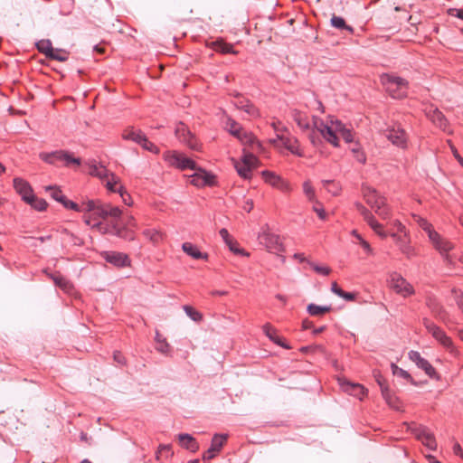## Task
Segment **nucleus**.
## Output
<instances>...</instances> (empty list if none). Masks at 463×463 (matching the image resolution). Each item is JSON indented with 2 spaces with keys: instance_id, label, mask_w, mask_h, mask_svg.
Masks as SVG:
<instances>
[{
  "instance_id": "1",
  "label": "nucleus",
  "mask_w": 463,
  "mask_h": 463,
  "mask_svg": "<svg viewBox=\"0 0 463 463\" xmlns=\"http://www.w3.org/2000/svg\"><path fill=\"white\" fill-rule=\"evenodd\" d=\"M90 214L84 215V222L87 225L93 228H101L102 223L99 219H112V224L120 222L122 211L110 203H100L94 201L86 202V207Z\"/></svg>"
},
{
  "instance_id": "2",
  "label": "nucleus",
  "mask_w": 463,
  "mask_h": 463,
  "mask_svg": "<svg viewBox=\"0 0 463 463\" xmlns=\"http://www.w3.org/2000/svg\"><path fill=\"white\" fill-rule=\"evenodd\" d=\"M362 192L366 203L380 218L383 220L391 218V208L387 204L386 198L384 196L370 186H363Z\"/></svg>"
},
{
  "instance_id": "3",
  "label": "nucleus",
  "mask_w": 463,
  "mask_h": 463,
  "mask_svg": "<svg viewBox=\"0 0 463 463\" xmlns=\"http://www.w3.org/2000/svg\"><path fill=\"white\" fill-rule=\"evenodd\" d=\"M380 79L386 91L393 99H402L406 97L408 90V81L406 80L388 73L381 75Z\"/></svg>"
},
{
  "instance_id": "4",
  "label": "nucleus",
  "mask_w": 463,
  "mask_h": 463,
  "mask_svg": "<svg viewBox=\"0 0 463 463\" xmlns=\"http://www.w3.org/2000/svg\"><path fill=\"white\" fill-rule=\"evenodd\" d=\"M226 128L232 136L236 137L242 144L249 146L252 151L261 148V144L255 136L243 130L235 120L229 118L226 122Z\"/></svg>"
},
{
  "instance_id": "5",
  "label": "nucleus",
  "mask_w": 463,
  "mask_h": 463,
  "mask_svg": "<svg viewBox=\"0 0 463 463\" xmlns=\"http://www.w3.org/2000/svg\"><path fill=\"white\" fill-rule=\"evenodd\" d=\"M262 147L257 151H246L244 149V155L241 161L234 163V167L239 175L244 179H250L252 170L258 167L259 159L253 155L255 152H260Z\"/></svg>"
},
{
  "instance_id": "6",
  "label": "nucleus",
  "mask_w": 463,
  "mask_h": 463,
  "mask_svg": "<svg viewBox=\"0 0 463 463\" xmlns=\"http://www.w3.org/2000/svg\"><path fill=\"white\" fill-rule=\"evenodd\" d=\"M387 282L389 287L396 294L401 295L403 298H408L415 293L412 285L396 271H392L388 274Z\"/></svg>"
},
{
  "instance_id": "7",
  "label": "nucleus",
  "mask_w": 463,
  "mask_h": 463,
  "mask_svg": "<svg viewBox=\"0 0 463 463\" xmlns=\"http://www.w3.org/2000/svg\"><path fill=\"white\" fill-rule=\"evenodd\" d=\"M163 158L170 166L182 171L197 169V165L193 159L177 151H166L164 153Z\"/></svg>"
},
{
  "instance_id": "8",
  "label": "nucleus",
  "mask_w": 463,
  "mask_h": 463,
  "mask_svg": "<svg viewBox=\"0 0 463 463\" xmlns=\"http://www.w3.org/2000/svg\"><path fill=\"white\" fill-rule=\"evenodd\" d=\"M39 156L43 161L50 165H55L58 161L64 162L65 165L71 164L80 165V158L73 157L71 154L63 150H57L51 153L43 152Z\"/></svg>"
},
{
  "instance_id": "9",
  "label": "nucleus",
  "mask_w": 463,
  "mask_h": 463,
  "mask_svg": "<svg viewBox=\"0 0 463 463\" xmlns=\"http://www.w3.org/2000/svg\"><path fill=\"white\" fill-rule=\"evenodd\" d=\"M259 241L269 252L279 253L284 250L279 236L269 232L268 228L259 234Z\"/></svg>"
},
{
  "instance_id": "10",
  "label": "nucleus",
  "mask_w": 463,
  "mask_h": 463,
  "mask_svg": "<svg viewBox=\"0 0 463 463\" xmlns=\"http://www.w3.org/2000/svg\"><path fill=\"white\" fill-rule=\"evenodd\" d=\"M423 325L427 331L445 348H447L449 351L453 350V343L449 336L447 335V334L444 332L443 329H441L439 326H438L436 324H434L432 321H430L428 318L423 319Z\"/></svg>"
},
{
  "instance_id": "11",
  "label": "nucleus",
  "mask_w": 463,
  "mask_h": 463,
  "mask_svg": "<svg viewBox=\"0 0 463 463\" xmlns=\"http://www.w3.org/2000/svg\"><path fill=\"white\" fill-rule=\"evenodd\" d=\"M411 432L417 439L426 446L430 450L437 449V442L432 432L428 428L421 425H413L410 428Z\"/></svg>"
},
{
  "instance_id": "12",
  "label": "nucleus",
  "mask_w": 463,
  "mask_h": 463,
  "mask_svg": "<svg viewBox=\"0 0 463 463\" xmlns=\"http://www.w3.org/2000/svg\"><path fill=\"white\" fill-rule=\"evenodd\" d=\"M176 137L180 142L186 145L193 150H199L200 145L196 138L193 136L189 128L182 122L178 123L175 130Z\"/></svg>"
},
{
  "instance_id": "13",
  "label": "nucleus",
  "mask_w": 463,
  "mask_h": 463,
  "mask_svg": "<svg viewBox=\"0 0 463 463\" xmlns=\"http://www.w3.org/2000/svg\"><path fill=\"white\" fill-rule=\"evenodd\" d=\"M314 125L316 129L328 143L335 147L339 146L337 133L334 130V127H331L329 123L324 122L317 118H314Z\"/></svg>"
},
{
  "instance_id": "14",
  "label": "nucleus",
  "mask_w": 463,
  "mask_h": 463,
  "mask_svg": "<svg viewBox=\"0 0 463 463\" xmlns=\"http://www.w3.org/2000/svg\"><path fill=\"white\" fill-rule=\"evenodd\" d=\"M409 358L415 363V364L431 379L439 380V374L435 368L429 363L428 360L423 358L417 351H410Z\"/></svg>"
},
{
  "instance_id": "15",
  "label": "nucleus",
  "mask_w": 463,
  "mask_h": 463,
  "mask_svg": "<svg viewBox=\"0 0 463 463\" xmlns=\"http://www.w3.org/2000/svg\"><path fill=\"white\" fill-rule=\"evenodd\" d=\"M194 174L190 175V183L197 187H203L206 185H213L215 183V176L203 168L197 167Z\"/></svg>"
},
{
  "instance_id": "16",
  "label": "nucleus",
  "mask_w": 463,
  "mask_h": 463,
  "mask_svg": "<svg viewBox=\"0 0 463 463\" xmlns=\"http://www.w3.org/2000/svg\"><path fill=\"white\" fill-rule=\"evenodd\" d=\"M385 136L394 146L401 148H405L407 146V134L400 126L388 128Z\"/></svg>"
},
{
  "instance_id": "17",
  "label": "nucleus",
  "mask_w": 463,
  "mask_h": 463,
  "mask_svg": "<svg viewBox=\"0 0 463 463\" xmlns=\"http://www.w3.org/2000/svg\"><path fill=\"white\" fill-rule=\"evenodd\" d=\"M424 112L426 117L431 120V122L443 131H447L448 129V120L444 117L441 111L433 105H428L424 109Z\"/></svg>"
},
{
  "instance_id": "18",
  "label": "nucleus",
  "mask_w": 463,
  "mask_h": 463,
  "mask_svg": "<svg viewBox=\"0 0 463 463\" xmlns=\"http://www.w3.org/2000/svg\"><path fill=\"white\" fill-rule=\"evenodd\" d=\"M434 248L444 257L445 261L451 263L452 260L448 254L449 250L453 249V244L449 241L442 238L438 232L437 236L433 239H430Z\"/></svg>"
},
{
  "instance_id": "19",
  "label": "nucleus",
  "mask_w": 463,
  "mask_h": 463,
  "mask_svg": "<svg viewBox=\"0 0 463 463\" xmlns=\"http://www.w3.org/2000/svg\"><path fill=\"white\" fill-rule=\"evenodd\" d=\"M13 184L15 192L21 196L22 200L25 203L29 202L30 197L33 194L30 184L21 177H15L14 178Z\"/></svg>"
},
{
  "instance_id": "20",
  "label": "nucleus",
  "mask_w": 463,
  "mask_h": 463,
  "mask_svg": "<svg viewBox=\"0 0 463 463\" xmlns=\"http://www.w3.org/2000/svg\"><path fill=\"white\" fill-rule=\"evenodd\" d=\"M226 434H215L212 439L210 448L203 455V460H210L215 457V455L221 450L223 443L227 439Z\"/></svg>"
},
{
  "instance_id": "21",
  "label": "nucleus",
  "mask_w": 463,
  "mask_h": 463,
  "mask_svg": "<svg viewBox=\"0 0 463 463\" xmlns=\"http://www.w3.org/2000/svg\"><path fill=\"white\" fill-rule=\"evenodd\" d=\"M234 106L245 111L250 117H259V109L246 98L237 95L233 101Z\"/></svg>"
},
{
  "instance_id": "22",
  "label": "nucleus",
  "mask_w": 463,
  "mask_h": 463,
  "mask_svg": "<svg viewBox=\"0 0 463 463\" xmlns=\"http://www.w3.org/2000/svg\"><path fill=\"white\" fill-rule=\"evenodd\" d=\"M112 233L118 238L125 241H134L136 239V232L133 229L126 227L122 222H115L112 224Z\"/></svg>"
},
{
  "instance_id": "23",
  "label": "nucleus",
  "mask_w": 463,
  "mask_h": 463,
  "mask_svg": "<svg viewBox=\"0 0 463 463\" xmlns=\"http://www.w3.org/2000/svg\"><path fill=\"white\" fill-rule=\"evenodd\" d=\"M277 139L279 140L282 146L288 150H289L292 154L298 156H304L303 151L299 146L298 141L295 137L277 135Z\"/></svg>"
},
{
  "instance_id": "24",
  "label": "nucleus",
  "mask_w": 463,
  "mask_h": 463,
  "mask_svg": "<svg viewBox=\"0 0 463 463\" xmlns=\"http://www.w3.org/2000/svg\"><path fill=\"white\" fill-rule=\"evenodd\" d=\"M105 260L117 266V267H126L129 265V258L127 254L117 251H109L105 253Z\"/></svg>"
},
{
  "instance_id": "25",
  "label": "nucleus",
  "mask_w": 463,
  "mask_h": 463,
  "mask_svg": "<svg viewBox=\"0 0 463 463\" xmlns=\"http://www.w3.org/2000/svg\"><path fill=\"white\" fill-rule=\"evenodd\" d=\"M340 384L345 392L358 398L359 400H363V398L366 395V390L363 385L359 383H352L346 381H343L340 383Z\"/></svg>"
},
{
  "instance_id": "26",
  "label": "nucleus",
  "mask_w": 463,
  "mask_h": 463,
  "mask_svg": "<svg viewBox=\"0 0 463 463\" xmlns=\"http://www.w3.org/2000/svg\"><path fill=\"white\" fill-rule=\"evenodd\" d=\"M177 439L181 447L191 452H196L199 449V444L195 439L188 433H180Z\"/></svg>"
},
{
  "instance_id": "27",
  "label": "nucleus",
  "mask_w": 463,
  "mask_h": 463,
  "mask_svg": "<svg viewBox=\"0 0 463 463\" xmlns=\"http://www.w3.org/2000/svg\"><path fill=\"white\" fill-rule=\"evenodd\" d=\"M182 250L188 255L190 256L191 258L194 259V260H208V253L206 252H202L199 248L191 243V242H184L182 244Z\"/></svg>"
},
{
  "instance_id": "28",
  "label": "nucleus",
  "mask_w": 463,
  "mask_h": 463,
  "mask_svg": "<svg viewBox=\"0 0 463 463\" xmlns=\"http://www.w3.org/2000/svg\"><path fill=\"white\" fill-rule=\"evenodd\" d=\"M382 396L391 408L396 411L401 410V402L398 397L389 389L388 386H383Z\"/></svg>"
},
{
  "instance_id": "29",
  "label": "nucleus",
  "mask_w": 463,
  "mask_h": 463,
  "mask_svg": "<svg viewBox=\"0 0 463 463\" xmlns=\"http://www.w3.org/2000/svg\"><path fill=\"white\" fill-rule=\"evenodd\" d=\"M50 278L53 280L54 284L66 293H71L73 289L72 283L61 276L60 273L51 274Z\"/></svg>"
},
{
  "instance_id": "30",
  "label": "nucleus",
  "mask_w": 463,
  "mask_h": 463,
  "mask_svg": "<svg viewBox=\"0 0 463 463\" xmlns=\"http://www.w3.org/2000/svg\"><path fill=\"white\" fill-rule=\"evenodd\" d=\"M412 218L417 224L427 232L429 239H433L437 236V232L433 229L432 224L426 219L417 214H413Z\"/></svg>"
},
{
  "instance_id": "31",
  "label": "nucleus",
  "mask_w": 463,
  "mask_h": 463,
  "mask_svg": "<svg viewBox=\"0 0 463 463\" xmlns=\"http://www.w3.org/2000/svg\"><path fill=\"white\" fill-rule=\"evenodd\" d=\"M146 135L140 129H135L134 128H128L124 130L122 137L126 140H131L137 144H140L141 140Z\"/></svg>"
},
{
  "instance_id": "32",
  "label": "nucleus",
  "mask_w": 463,
  "mask_h": 463,
  "mask_svg": "<svg viewBox=\"0 0 463 463\" xmlns=\"http://www.w3.org/2000/svg\"><path fill=\"white\" fill-rule=\"evenodd\" d=\"M291 117L300 128L309 129L310 123H309L308 117L307 116V114H305L298 109H294L291 112Z\"/></svg>"
},
{
  "instance_id": "33",
  "label": "nucleus",
  "mask_w": 463,
  "mask_h": 463,
  "mask_svg": "<svg viewBox=\"0 0 463 463\" xmlns=\"http://www.w3.org/2000/svg\"><path fill=\"white\" fill-rule=\"evenodd\" d=\"M213 47L215 52H221L223 54H226V53L237 54L238 53V52L233 49L232 44L224 42L223 40H217V41L213 42Z\"/></svg>"
},
{
  "instance_id": "34",
  "label": "nucleus",
  "mask_w": 463,
  "mask_h": 463,
  "mask_svg": "<svg viewBox=\"0 0 463 463\" xmlns=\"http://www.w3.org/2000/svg\"><path fill=\"white\" fill-rule=\"evenodd\" d=\"M330 24L333 27L339 30H345L350 33H353L354 29L352 26L347 25L345 19L341 16L333 15L330 20Z\"/></svg>"
},
{
  "instance_id": "35",
  "label": "nucleus",
  "mask_w": 463,
  "mask_h": 463,
  "mask_svg": "<svg viewBox=\"0 0 463 463\" xmlns=\"http://www.w3.org/2000/svg\"><path fill=\"white\" fill-rule=\"evenodd\" d=\"M112 172H109L103 165H92L90 169V174L93 176H97L102 181H105L106 178H109Z\"/></svg>"
},
{
  "instance_id": "36",
  "label": "nucleus",
  "mask_w": 463,
  "mask_h": 463,
  "mask_svg": "<svg viewBox=\"0 0 463 463\" xmlns=\"http://www.w3.org/2000/svg\"><path fill=\"white\" fill-rule=\"evenodd\" d=\"M36 48L41 52L43 53L47 58L52 55L51 53L54 50L52 48V42L48 39H43L36 43Z\"/></svg>"
},
{
  "instance_id": "37",
  "label": "nucleus",
  "mask_w": 463,
  "mask_h": 463,
  "mask_svg": "<svg viewBox=\"0 0 463 463\" xmlns=\"http://www.w3.org/2000/svg\"><path fill=\"white\" fill-rule=\"evenodd\" d=\"M174 455V451L172 449L171 445H159L158 449L156 453V460H161L162 458H169Z\"/></svg>"
},
{
  "instance_id": "38",
  "label": "nucleus",
  "mask_w": 463,
  "mask_h": 463,
  "mask_svg": "<svg viewBox=\"0 0 463 463\" xmlns=\"http://www.w3.org/2000/svg\"><path fill=\"white\" fill-rule=\"evenodd\" d=\"M323 186L333 196H337L341 193V186L338 183L332 180H323Z\"/></svg>"
},
{
  "instance_id": "39",
  "label": "nucleus",
  "mask_w": 463,
  "mask_h": 463,
  "mask_svg": "<svg viewBox=\"0 0 463 463\" xmlns=\"http://www.w3.org/2000/svg\"><path fill=\"white\" fill-rule=\"evenodd\" d=\"M26 203L30 204L33 209L39 212L46 210L48 205L44 199L37 198L34 194L30 197L29 202H26Z\"/></svg>"
},
{
  "instance_id": "40",
  "label": "nucleus",
  "mask_w": 463,
  "mask_h": 463,
  "mask_svg": "<svg viewBox=\"0 0 463 463\" xmlns=\"http://www.w3.org/2000/svg\"><path fill=\"white\" fill-rule=\"evenodd\" d=\"M143 234L153 243H158L163 240V234L156 229H146Z\"/></svg>"
},
{
  "instance_id": "41",
  "label": "nucleus",
  "mask_w": 463,
  "mask_h": 463,
  "mask_svg": "<svg viewBox=\"0 0 463 463\" xmlns=\"http://www.w3.org/2000/svg\"><path fill=\"white\" fill-rule=\"evenodd\" d=\"M185 314L194 322H201L203 320V314L198 310L194 309L193 307L185 305L183 307Z\"/></svg>"
},
{
  "instance_id": "42",
  "label": "nucleus",
  "mask_w": 463,
  "mask_h": 463,
  "mask_svg": "<svg viewBox=\"0 0 463 463\" xmlns=\"http://www.w3.org/2000/svg\"><path fill=\"white\" fill-rule=\"evenodd\" d=\"M303 193L309 202H314L317 199L315 189L313 188L311 182L307 180L303 183Z\"/></svg>"
},
{
  "instance_id": "43",
  "label": "nucleus",
  "mask_w": 463,
  "mask_h": 463,
  "mask_svg": "<svg viewBox=\"0 0 463 463\" xmlns=\"http://www.w3.org/2000/svg\"><path fill=\"white\" fill-rule=\"evenodd\" d=\"M331 310L330 307L327 306H317L316 304H309L307 306V312L311 316H320Z\"/></svg>"
},
{
  "instance_id": "44",
  "label": "nucleus",
  "mask_w": 463,
  "mask_h": 463,
  "mask_svg": "<svg viewBox=\"0 0 463 463\" xmlns=\"http://www.w3.org/2000/svg\"><path fill=\"white\" fill-rule=\"evenodd\" d=\"M105 186L106 188L113 193H118V187H117V184H119V178L111 173L109 178L105 179Z\"/></svg>"
},
{
  "instance_id": "45",
  "label": "nucleus",
  "mask_w": 463,
  "mask_h": 463,
  "mask_svg": "<svg viewBox=\"0 0 463 463\" xmlns=\"http://www.w3.org/2000/svg\"><path fill=\"white\" fill-rule=\"evenodd\" d=\"M392 371L394 375L406 379L410 381L411 383L415 384L414 380L412 379L411 374L407 371L400 368L398 365L392 364Z\"/></svg>"
},
{
  "instance_id": "46",
  "label": "nucleus",
  "mask_w": 463,
  "mask_h": 463,
  "mask_svg": "<svg viewBox=\"0 0 463 463\" xmlns=\"http://www.w3.org/2000/svg\"><path fill=\"white\" fill-rule=\"evenodd\" d=\"M262 176H263L265 182L269 184L273 187H276L278 185V183L281 179L280 176H279V175H277L274 173L269 172V171H263L262 172Z\"/></svg>"
},
{
  "instance_id": "47",
  "label": "nucleus",
  "mask_w": 463,
  "mask_h": 463,
  "mask_svg": "<svg viewBox=\"0 0 463 463\" xmlns=\"http://www.w3.org/2000/svg\"><path fill=\"white\" fill-rule=\"evenodd\" d=\"M61 204L67 209H71L76 212H87L88 213V210L85 208L86 203H83L81 205H79L76 203L65 198V200L61 203Z\"/></svg>"
},
{
  "instance_id": "48",
  "label": "nucleus",
  "mask_w": 463,
  "mask_h": 463,
  "mask_svg": "<svg viewBox=\"0 0 463 463\" xmlns=\"http://www.w3.org/2000/svg\"><path fill=\"white\" fill-rule=\"evenodd\" d=\"M399 249L402 254L408 259H411L416 255L415 250L409 244V241L406 240L399 246Z\"/></svg>"
},
{
  "instance_id": "49",
  "label": "nucleus",
  "mask_w": 463,
  "mask_h": 463,
  "mask_svg": "<svg viewBox=\"0 0 463 463\" xmlns=\"http://www.w3.org/2000/svg\"><path fill=\"white\" fill-rule=\"evenodd\" d=\"M156 349L159 353L167 356H170L172 354V348L166 339H162V341L156 343Z\"/></svg>"
},
{
  "instance_id": "50",
  "label": "nucleus",
  "mask_w": 463,
  "mask_h": 463,
  "mask_svg": "<svg viewBox=\"0 0 463 463\" xmlns=\"http://www.w3.org/2000/svg\"><path fill=\"white\" fill-rule=\"evenodd\" d=\"M312 203H313L312 210L317 214L318 218L322 221L326 220L327 213H326L322 203L318 200H316Z\"/></svg>"
},
{
  "instance_id": "51",
  "label": "nucleus",
  "mask_w": 463,
  "mask_h": 463,
  "mask_svg": "<svg viewBox=\"0 0 463 463\" xmlns=\"http://www.w3.org/2000/svg\"><path fill=\"white\" fill-rule=\"evenodd\" d=\"M145 150H147L153 154H159L160 150L159 148L151 141H149L146 137V136L144 137V138L141 140V143L139 144Z\"/></svg>"
},
{
  "instance_id": "52",
  "label": "nucleus",
  "mask_w": 463,
  "mask_h": 463,
  "mask_svg": "<svg viewBox=\"0 0 463 463\" xmlns=\"http://www.w3.org/2000/svg\"><path fill=\"white\" fill-rule=\"evenodd\" d=\"M46 190L47 191H50V195L52 196V198H53L55 201L59 202V203H62L64 200H65V196L62 194V192L59 189V188H56V187H52V186H48L46 187Z\"/></svg>"
},
{
  "instance_id": "53",
  "label": "nucleus",
  "mask_w": 463,
  "mask_h": 463,
  "mask_svg": "<svg viewBox=\"0 0 463 463\" xmlns=\"http://www.w3.org/2000/svg\"><path fill=\"white\" fill-rule=\"evenodd\" d=\"M351 151L354 154L355 159L362 164H364L366 161V156L364 153L361 150V147L358 144H355L353 147H351Z\"/></svg>"
},
{
  "instance_id": "54",
  "label": "nucleus",
  "mask_w": 463,
  "mask_h": 463,
  "mask_svg": "<svg viewBox=\"0 0 463 463\" xmlns=\"http://www.w3.org/2000/svg\"><path fill=\"white\" fill-rule=\"evenodd\" d=\"M365 221L376 233H378L380 231H383V225L377 222L373 214L365 219Z\"/></svg>"
},
{
  "instance_id": "55",
  "label": "nucleus",
  "mask_w": 463,
  "mask_h": 463,
  "mask_svg": "<svg viewBox=\"0 0 463 463\" xmlns=\"http://www.w3.org/2000/svg\"><path fill=\"white\" fill-rule=\"evenodd\" d=\"M365 221L376 233H378L380 231H383V225L377 222L373 214L365 219Z\"/></svg>"
},
{
  "instance_id": "56",
  "label": "nucleus",
  "mask_w": 463,
  "mask_h": 463,
  "mask_svg": "<svg viewBox=\"0 0 463 463\" xmlns=\"http://www.w3.org/2000/svg\"><path fill=\"white\" fill-rule=\"evenodd\" d=\"M365 221L376 233H378L380 231H383V225L377 222L373 214L365 219Z\"/></svg>"
},
{
  "instance_id": "57",
  "label": "nucleus",
  "mask_w": 463,
  "mask_h": 463,
  "mask_svg": "<svg viewBox=\"0 0 463 463\" xmlns=\"http://www.w3.org/2000/svg\"><path fill=\"white\" fill-rule=\"evenodd\" d=\"M327 123H329L331 127H334V130L339 135L346 128L345 126L336 118H331Z\"/></svg>"
},
{
  "instance_id": "58",
  "label": "nucleus",
  "mask_w": 463,
  "mask_h": 463,
  "mask_svg": "<svg viewBox=\"0 0 463 463\" xmlns=\"http://www.w3.org/2000/svg\"><path fill=\"white\" fill-rule=\"evenodd\" d=\"M48 58L56 60L59 61H65L68 60V55L62 50H53Z\"/></svg>"
},
{
  "instance_id": "59",
  "label": "nucleus",
  "mask_w": 463,
  "mask_h": 463,
  "mask_svg": "<svg viewBox=\"0 0 463 463\" xmlns=\"http://www.w3.org/2000/svg\"><path fill=\"white\" fill-rule=\"evenodd\" d=\"M309 265L312 267V269L318 274H321V275H324V276H327L330 274L331 272V269L329 267H326V266H320V265H317V264H315L313 262H308Z\"/></svg>"
},
{
  "instance_id": "60",
  "label": "nucleus",
  "mask_w": 463,
  "mask_h": 463,
  "mask_svg": "<svg viewBox=\"0 0 463 463\" xmlns=\"http://www.w3.org/2000/svg\"><path fill=\"white\" fill-rule=\"evenodd\" d=\"M118 193L119 194L124 203H126L127 205L132 204L130 194L126 191V189L122 185L118 186Z\"/></svg>"
},
{
  "instance_id": "61",
  "label": "nucleus",
  "mask_w": 463,
  "mask_h": 463,
  "mask_svg": "<svg viewBox=\"0 0 463 463\" xmlns=\"http://www.w3.org/2000/svg\"><path fill=\"white\" fill-rule=\"evenodd\" d=\"M262 330L267 337L272 340L277 335V330L269 324L267 323L262 326Z\"/></svg>"
},
{
  "instance_id": "62",
  "label": "nucleus",
  "mask_w": 463,
  "mask_h": 463,
  "mask_svg": "<svg viewBox=\"0 0 463 463\" xmlns=\"http://www.w3.org/2000/svg\"><path fill=\"white\" fill-rule=\"evenodd\" d=\"M226 245L229 247L230 250L232 251L233 253L235 254H239V255H248V253H246L244 251V250L242 249H240L238 247V243L233 240L232 239L231 240V242L230 243H226Z\"/></svg>"
},
{
  "instance_id": "63",
  "label": "nucleus",
  "mask_w": 463,
  "mask_h": 463,
  "mask_svg": "<svg viewBox=\"0 0 463 463\" xmlns=\"http://www.w3.org/2000/svg\"><path fill=\"white\" fill-rule=\"evenodd\" d=\"M358 243L360 244V246L363 248V250H364V252L367 255H369V256L374 255V250L371 247L370 243L367 241H365L364 239H361V241Z\"/></svg>"
},
{
  "instance_id": "64",
  "label": "nucleus",
  "mask_w": 463,
  "mask_h": 463,
  "mask_svg": "<svg viewBox=\"0 0 463 463\" xmlns=\"http://www.w3.org/2000/svg\"><path fill=\"white\" fill-rule=\"evenodd\" d=\"M355 208L359 211V213L363 215L364 219H367L373 213L361 203H355Z\"/></svg>"
}]
</instances>
